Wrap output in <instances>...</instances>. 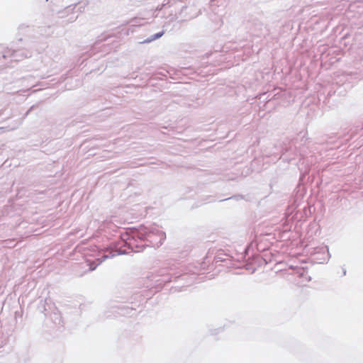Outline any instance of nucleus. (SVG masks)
Returning <instances> with one entry per match:
<instances>
[{"mask_svg":"<svg viewBox=\"0 0 363 363\" xmlns=\"http://www.w3.org/2000/svg\"><path fill=\"white\" fill-rule=\"evenodd\" d=\"M162 35H163V32H161V33H157V34H155L154 36H152L150 39H149V40H146L145 42V43H150V42H151L152 40H156V39H157V38H160Z\"/></svg>","mask_w":363,"mask_h":363,"instance_id":"obj_1","label":"nucleus"}]
</instances>
